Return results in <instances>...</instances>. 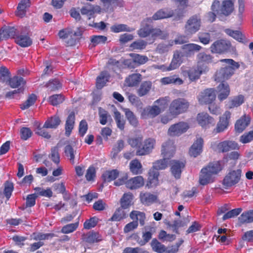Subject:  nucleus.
<instances>
[{
    "label": "nucleus",
    "mask_w": 253,
    "mask_h": 253,
    "mask_svg": "<svg viewBox=\"0 0 253 253\" xmlns=\"http://www.w3.org/2000/svg\"><path fill=\"white\" fill-rule=\"evenodd\" d=\"M219 62L226 64L217 70L214 75L215 81L221 82L217 86V93L218 99L222 101L226 99L230 93L229 85L225 81L228 80L234 74L235 71L240 67V64L232 59H222Z\"/></svg>",
    "instance_id": "1"
},
{
    "label": "nucleus",
    "mask_w": 253,
    "mask_h": 253,
    "mask_svg": "<svg viewBox=\"0 0 253 253\" xmlns=\"http://www.w3.org/2000/svg\"><path fill=\"white\" fill-rule=\"evenodd\" d=\"M222 169L223 167L220 161L210 163L201 170L199 177L200 184L205 185L213 182L214 179V176L218 174Z\"/></svg>",
    "instance_id": "2"
},
{
    "label": "nucleus",
    "mask_w": 253,
    "mask_h": 253,
    "mask_svg": "<svg viewBox=\"0 0 253 253\" xmlns=\"http://www.w3.org/2000/svg\"><path fill=\"white\" fill-rule=\"evenodd\" d=\"M169 159L164 158L153 163V167L148 172V180L146 186L148 188L156 187L159 183V170L165 169L168 164Z\"/></svg>",
    "instance_id": "3"
},
{
    "label": "nucleus",
    "mask_w": 253,
    "mask_h": 253,
    "mask_svg": "<svg viewBox=\"0 0 253 253\" xmlns=\"http://www.w3.org/2000/svg\"><path fill=\"white\" fill-rule=\"evenodd\" d=\"M189 106V102L184 98L173 99L169 106V115L172 118H176L178 115L187 112Z\"/></svg>",
    "instance_id": "4"
},
{
    "label": "nucleus",
    "mask_w": 253,
    "mask_h": 253,
    "mask_svg": "<svg viewBox=\"0 0 253 253\" xmlns=\"http://www.w3.org/2000/svg\"><path fill=\"white\" fill-rule=\"evenodd\" d=\"M211 9L217 14L228 16L234 11V3L232 0H224L221 3L218 0H214Z\"/></svg>",
    "instance_id": "5"
},
{
    "label": "nucleus",
    "mask_w": 253,
    "mask_h": 253,
    "mask_svg": "<svg viewBox=\"0 0 253 253\" xmlns=\"http://www.w3.org/2000/svg\"><path fill=\"white\" fill-rule=\"evenodd\" d=\"M129 217L133 221L125 226L124 232L125 233H127L136 229L138 226V221L141 226L145 224L146 216L143 212L132 211L129 214Z\"/></svg>",
    "instance_id": "6"
},
{
    "label": "nucleus",
    "mask_w": 253,
    "mask_h": 253,
    "mask_svg": "<svg viewBox=\"0 0 253 253\" xmlns=\"http://www.w3.org/2000/svg\"><path fill=\"white\" fill-rule=\"evenodd\" d=\"M202 25V20L199 15L195 14L189 17L185 23L184 32L187 36H191L199 31Z\"/></svg>",
    "instance_id": "7"
},
{
    "label": "nucleus",
    "mask_w": 253,
    "mask_h": 253,
    "mask_svg": "<svg viewBox=\"0 0 253 253\" xmlns=\"http://www.w3.org/2000/svg\"><path fill=\"white\" fill-rule=\"evenodd\" d=\"M232 45L230 41L220 39L215 41L210 46V50L212 53L222 54L228 52L231 49Z\"/></svg>",
    "instance_id": "8"
},
{
    "label": "nucleus",
    "mask_w": 253,
    "mask_h": 253,
    "mask_svg": "<svg viewBox=\"0 0 253 253\" xmlns=\"http://www.w3.org/2000/svg\"><path fill=\"white\" fill-rule=\"evenodd\" d=\"M241 174L242 170L240 169L230 170L222 181L224 188L230 187L237 184L240 180Z\"/></svg>",
    "instance_id": "9"
},
{
    "label": "nucleus",
    "mask_w": 253,
    "mask_h": 253,
    "mask_svg": "<svg viewBox=\"0 0 253 253\" xmlns=\"http://www.w3.org/2000/svg\"><path fill=\"white\" fill-rule=\"evenodd\" d=\"M189 127L188 123L183 121L179 122L170 126L168 134L170 136H179L185 133Z\"/></svg>",
    "instance_id": "10"
},
{
    "label": "nucleus",
    "mask_w": 253,
    "mask_h": 253,
    "mask_svg": "<svg viewBox=\"0 0 253 253\" xmlns=\"http://www.w3.org/2000/svg\"><path fill=\"white\" fill-rule=\"evenodd\" d=\"M216 98L215 89L209 88L201 91L198 96V100L201 105L209 104L213 102Z\"/></svg>",
    "instance_id": "11"
},
{
    "label": "nucleus",
    "mask_w": 253,
    "mask_h": 253,
    "mask_svg": "<svg viewBox=\"0 0 253 253\" xmlns=\"http://www.w3.org/2000/svg\"><path fill=\"white\" fill-rule=\"evenodd\" d=\"M231 113L226 111L224 114L219 117L216 127L213 129L212 133L214 134L224 131L228 128L231 118Z\"/></svg>",
    "instance_id": "12"
},
{
    "label": "nucleus",
    "mask_w": 253,
    "mask_h": 253,
    "mask_svg": "<svg viewBox=\"0 0 253 253\" xmlns=\"http://www.w3.org/2000/svg\"><path fill=\"white\" fill-rule=\"evenodd\" d=\"M156 140L152 138L146 139L142 146L139 147L136 151L137 156H144L149 154L154 148Z\"/></svg>",
    "instance_id": "13"
},
{
    "label": "nucleus",
    "mask_w": 253,
    "mask_h": 253,
    "mask_svg": "<svg viewBox=\"0 0 253 253\" xmlns=\"http://www.w3.org/2000/svg\"><path fill=\"white\" fill-rule=\"evenodd\" d=\"M181 51L176 50L174 52L172 59L169 66L162 65L159 69L163 71H171L174 70L180 65L182 63V58Z\"/></svg>",
    "instance_id": "14"
},
{
    "label": "nucleus",
    "mask_w": 253,
    "mask_h": 253,
    "mask_svg": "<svg viewBox=\"0 0 253 253\" xmlns=\"http://www.w3.org/2000/svg\"><path fill=\"white\" fill-rule=\"evenodd\" d=\"M197 120L198 124L205 128H209L215 125L214 118L207 113H199L197 117Z\"/></svg>",
    "instance_id": "15"
},
{
    "label": "nucleus",
    "mask_w": 253,
    "mask_h": 253,
    "mask_svg": "<svg viewBox=\"0 0 253 253\" xmlns=\"http://www.w3.org/2000/svg\"><path fill=\"white\" fill-rule=\"evenodd\" d=\"M152 19L151 18L145 19L141 23L140 28L137 31V34L140 38H146L151 36L152 33Z\"/></svg>",
    "instance_id": "16"
},
{
    "label": "nucleus",
    "mask_w": 253,
    "mask_h": 253,
    "mask_svg": "<svg viewBox=\"0 0 253 253\" xmlns=\"http://www.w3.org/2000/svg\"><path fill=\"white\" fill-rule=\"evenodd\" d=\"M202 48L201 45L196 43L185 44L181 46V53L183 57H190L194 55L195 52L199 51Z\"/></svg>",
    "instance_id": "17"
},
{
    "label": "nucleus",
    "mask_w": 253,
    "mask_h": 253,
    "mask_svg": "<svg viewBox=\"0 0 253 253\" xmlns=\"http://www.w3.org/2000/svg\"><path fill=\"white\" fill-rule=\"evenodd\" d=\"M217 148L219 152L225 153L231 150H239L240 146L235 141L225 140L219 142L217 145Z\"/></svg>",
    "instance_id": "18"
},
{
    "label": "nucleus",
    "mask_w": 253,
    "mask_h": 253,
    "mask_svg": "<svg viewBox=\"0 0 253 253\" xmlns=\"http://www.w3.org/2000/svg\"><path fill=\"white\" fill-rule=\"evenodd\" d=\"M175 151V147L173 141L169 139L163 144L161 154L164 158H167L170 159L172 157H173Z\"/></svg>",
    "instance_id": "19"
},
{
    "label": "nucleus",
    "mask_w": 253,
    "mask_h": 253,
    "mask_svg": "<svg viewBox=\"0 0 253 253\" xmlns=\"http://www.w3.org/2000/svg\"><path fill=\"white\" fill-rule=\"evenodd\" d=\"M213 57L211 54H208L204 52H200L197 54V65L201 67H206V71L208 70V65L213 62Z\"/></svg>",
    "instance_id": "20"
},
{
    "label": "nucleus",
    "mask_w": 253,
    "mask_h": 253,
    "mask_svg": "<svg viewBox=\"0 0 253 253\" xmlns=\"http://www.w3.org/2000/svg\"><path fill=\"white\" fill-rule=\"evenodd\" d=\"M144 184V180L142 176H136L127 179L126 187L130 190H135L142 187Z\"/></svg>",
    "instance_id": "21"
},
{
    "label": "nucleus",
    "mask_w": 253,
    "mask_h": 253,
    "mask_svg": "<svg viewBox=\"0 0 253 253\" xmlns=\"http://www.w3.org/2000/svg\"><path fill=\"white\" fill-rule=\"evenodd\" d=\"M204 140L201 137L198 138L189 149V155L196 157L202 152Z\"/></svg>",
    "instance_id": "22"
},
{
    "label": "nucleus",
    "mask_w": 253,
    "mask_h": 253,
    "mask_svg": "<svg viewBox=\"0 0 253 253\" xmlns=\"http://www.w3.org/2000/svg\"><path fill=\"white\" fill-rule=\"evenodd\" d=\"M251 119L249 117L243 116L238 119L235 124V129L238 133L242 132L250 125Z\"/></svg>",
    "instance_id": "23"
},
{
    "label": "nucleus",
    "mask_w": 253,
    "mask_h": 253,
    "mask_svg": "<svg viewBox=\"0 0 253 253\" xmlns=\"http://www.w3.org/2000/svg\"><path fill=\"white\" fill-rule=\"evenodd\" d=\"M31 2L30 0H22L18 3L15 12L16 16L23 18L26 14L27 10L30 7Z\"/></svg>",
    "instance_id": "24"
},
{
    "label": "nucleus",
    "mask_w": 253,
    "mask_h": 253,
    "mask_svg": "<svg viewBox=\"0 0 253 253\" xmlns=\"http://www.w3.org/2000/svg\"><path fill=\"white\" fill-rule=\"evenodd\" d=\"M75 123V114L74 111H72L68 115L67 118L65 129V135L66 136H69L72 132L73 129L74 128Z\"/></svg>",
    "instance_id": "25"
},
{
    "label": "nucleus",
    "mask_w": 253,
    "mask_h": 253,
    "mask_svg": "<svg viewBox=\"0 0 253 253\" xmlns=\"http://www.w3.org/2000/svg\"><path fill=\"white\" fill-rule=\"evenodd\" d=\"M206 72V67H202L197 65V68H192L187 71V74L190 80L194 81L198 79L201 75Z\"/></svg>",
    "instance_id": "26"
},
{
    "label": "nucleus",
    "mask_w": 253,
    "mask_h": 253,
    "mask_svg": "<svg viewBox=\"0 0 253 253\" xmlns=\"http://www.w3.org/2000/svg\"><path fill=\"white\" fill-rule=\"evenodd\" d=\"M0 40L14 38L16 36V29L14 27L6 26L0 29Z\"/></svg>",
    "instance_id": "27"
},
{
    "label": "nucleus",
    "mask_w": 253,
    "mask_h": 253,
    "mask_svg": "<svg viewBox=\"0 0 253 253\" xmlns=\"http://www.w3.org/2000/svg\"><path fill=\"white\" fill-rule=\"evenodd\" d=\"M15 42L22 47L30 46L33 43L32 40L27 35H18L15 38Z\"/></svg>",
    "instance_id": "28"
},
{
    "label": "nucleus",
    "mask_w": 253,
    "mask_h": 253,
    "mask_svg": "<svg viewBox=\"0 0 253 253\" xmlns=\"http://www.w3.org/2000/svg\"><path fill=\"white\" fill-rule=\"evenodd\" d=\"M140 199L143 204L149 206L156 202L157 196L149 192H141Z\"/></svg>",
    "instance_id": "29"
},
{
    "label": "nucleus",
    "mask_w": 253,
    "mask_h": 253,
    "mask_svg": "<svg viewBox=\"0 0 253 253\" xmlns=\"http://www.w3.org/2000/svg\"><path fill=\"white\" fill-rule=\"evenodd\" d=\"M173 15V11L172 10H169L168 9H161L156 12L151 18L152 21L153 20H157L169 18L172 17Z\"/></svg>",
    "instance_id": "30"
},
{
    "label": "nucleus",
    "mask_w": 253,
    "mask_h": 253,
    "mask_svg": "<svg viewBox=\"0 0 253 253\" xmlns=\"http://www.w3.org/2000/svg\"><path fill=\"white\" fill-rule=\"evenodd\" d=\"M110 75L106 71H102L96 78V86L98 89H101L108 82Z\"/></svg>",
    "instance_id": "31"
},
{
    "label": "nucleus",
    "mask_w": 253,
    "mask_h": 253,
    "mask_svg": "<svg viewBox=\"0 0 253 253\" xmlns=\"http://www.w3.org/2000/svg\"><path fill=\"white\" fill-rule=\"evenodd\" d=\"M129 169L133 174H141L143 172L142 164L138 159H134L129 163Z\"/></svg>",
    "instance_id": "32"
},
{
    "label": "nucleus",
    "mask_w": 253,
    "mask_h": 253,
    "mask_svg": "<svg viewBox=\"0 0 253 253\" xmlns=\"http://www.w3.org/2000/svg\"><path fill=\"white\" fill-rule=\"evenodd\" d=\"M61 123L60 119L58 115H54L48 118L44 123L43 127L46 128H56Z\"/></svg>",
    "instance_id": "33"
},
{
    "label": "nucleus",
    "mask_w": 253,
    "mask_h": 253,
    "mask_svg": "<svg viewBox=\"0 0 253 253\" xmlns=\"http://www.w3.org/2000/svg\"><path fill=\"white\" fill-rule=\"evenodd\" d=\"M185 167L183 163L179 161H174L171 167L172 175L176 179L180 178L181 173V169Z\"/></svg>",
    "instance_id": "34"
},
{
    "label": "nucleus",
    "mask_w": 253,
    "mask_h": 253,
    "mask_svg": "<svg viewBox=\"0 0 253 253\" xmlns=\"http://www.w3.org/2000/svg\"><path fill=\"white\" fill-rule=\"evenodd\" d=\"M141 80V75L135 73L129 75L126 79L125 82L128 86H135L138 84Z\"/></svg>",
    "instance_id": "35"
},
{
    "label": "nucleus",
    "mask_w": 253,
    "mask_h": 253,
    "mask_svg": "<svg viewBox=\"0 0 253 253\" xmlns=\"http://www.w3.org/2000/svg\"><path fill=\"white\" fill-rule=\"evenodd\" d=\"M126 209L122 207L119 208L116 210L112 216L109 219L111 221H119L126 217V212L125 211Z\"/></svg>",
    "instance_id": "36"
},
{
    "label": "nucleus",
    "mask_w": 253,
    "mask_h": 253,
    "mask_svg": "<svg viewBox=\"0 0 253 253\" xmlns=\"http://www.w3.org/2000/svg\"><path fill=\"white\" fill-rule=\"evenodd\" d=\"M152 87V83L150 81L142 82L137 90V94L142 97L146 95L150 91Z\"/></svg>",
    "instance_id": "37"
},
{
    "label": "nucleus",
    "mask_w": 253,
    "mask_h": 253,
    "mask_svg": "<svg viewBox=\"0 0 253 253\" xmlns=\"http://www.w3.org/2000/svg\"><path fill=\"white\" fill-rule=\"evenodd\" d=\"M111 31L118 33L122 32H131L134 29L129 28L127 25L124 24H116L112 25L111 28Z\"/></svg>",
    "instance_id": "38"
},
{
    "label": "nucleus",
    "mask_w": 253,
    "mask_h": 253,
    "mask_svg": "<svg viewBox=\"0 0 253 253\" xmlns=\"http://www.w3.org/2000/svg\"><path fill=\"white\" fill-rule=\"evenodd\" d=\"M64 153L66 157L70 160L71 163L72 165H74L76 150H75L70 144H68L64 148Z\"/></svg>",
    "instance_id": "39"
},
{
    "label": "nucleus",
    "mask_w": 253,
    "mask_h": 253,
    "mask_svg": "<svg viewBox=\"0 0 253 253\" xmlns=\"http://www.w3.org/2000/svg\"><path fill=\"white\" fill-rule=\"evenodd\" d=\"M129 56L134 59L136 67L144 64L148 61V58L146 55H142L137 53H131Z\"/></svg>",
    "instance_id": "40"
},
{
    "label": "nucleus",
    "mask_w": 253,
    "mask_h": 253,
    "mask_svg": "<svg viewBox=\"0 0 253 253\" xmlns=\"http://www.w3.org/2000/svg\"><path fill=\"white\" fill-rule=\"evenodd\" d=\"M9 84L12 88H17L23 86L26 84V81L22 77L14 76L10 79L8 81Z\"/></svg>",
    "instance_id": "41"
},
{
    "label": "nucleus",
    "mask_w": 253,
    "mask_h": 253,
    "mask_svg": "<svg viewBox=\"0 0 253 253\" xmlns=\"http://www.w3.org/2000/svg\"><path fill=\"white\" fill-rule=\"evenodd\" d=\"M151 246L153 251L157 253H164L166 251V246L159 242L156 239H153L152 240Z\"/></svg>",
    "instance_id": "42"
},
{
    "label": "nucleus",
    "mask_w": 253,
    "mask_h": 253,
    "mask_svg": "<svg viewBox=\"0 0 253 253\" xmlns=\"http://www.w3.org/2000/svg\"><path fill=\"white\" fill-rule=\"evenodd\" d=\"M119 174V172L117 169H112L105 171L102 177L105 181L110 182L115 180Z\"/></svg>",
    "instance_id": "43"
},
{
    "label": "nucleus",
    "mask_w": 253,
    "mask_h": 253,
    "mask_svg": "<svg viewBox=\"0 0 253 253\" xmlns=\"http://www.w3.org/2000/svg\"><path fill=\"white\" fill-rule=\"evenodd\" d=\"M143 141V136L141 134L136 135L129 138L127 139V142L132 148H137L138 149L140 147Z\"/></svg>",
    "instance_id": "44"
},
{
    "label": "nucleus",
    "mask_w": 253,
    "mask_h": 253,
    "mask_svg": "<svg viewBox=\"0 0 253 253\" xmlns=\"http://www.w3.org/2000/svg\"><path fill=\"white\" fill-rule=\"evenodd\" d=\"M59 144L58 143L56 146L52 147L51 153L49 155V158L56 164L58 165L60 163V156L59 154Z\"/></svg>",
    "instance_id": "45"
},
{
    "label": "nucleus",
    "mask_w": 253,
    "mask_h": 253,
    "mask_svg": "<svg viewBox=\"0 0 253 253\" xmlns=\"http://www.w3.org/2000/svg\"><path fill=\"white\" fill-rule=\"evenodd\" d=\"M37 99V96L36 94L32 93L30 94L27 99L22 104H20V108L24 110L29 108L30 106L34 104Z\"/></svg>",
    "instance_id": "46"
},
{
    "label": "nucleus",
    "mask_w": 253,
    "mask_h": 253,
    "mask_svg": "<svg viewBox=\"0 0 253 253\" xmlns=\"http://www.w3.org/2000/svg\"><path fill=\"white\" fill-rule=\"evenodd\" d=\"M132 198L133 195L130 192L124 194L120 200L122 207L125 209H127L131 205Z\"/></svg>",
    "instance_id": "47"
},
{
    "label": "nucleus",
    "mask_w": 253,
    "mask_h": 253,
    "mask_svg": "<svg viewBox=\"0 0 253 253\" xmlns=\"http://www.w3.org/2000/svg\"><path fill=\"white\" fill-rule=\"evenodd\" d=\"M45 86L48 90L53 91L61 88L62 84L58 79H54L49 80L46 83Z\"/></svg>",
    "instance_id": "48"
},
{
    "label": "nucleus",
    "mask_w": 253,
    "mask_h": 253,
    "mask_svg": "<svg viewBox=\"0 0 253 253\" xmlns=\"http://www.w3.org/2000/svg\"><path fill=\"white\" fill-rule=\"evenodd\" d=\"M11 73L7 68L1 66L0 68V82L2 83H6L10 79Z\"/></svg>",
    "instance_id": "49"
},
{
    "label": "nucleus",
    "mask_w": 253,
    "mask_h": 253,
    "mask_svg": "<svg viewBox=\"0 0 253 253\" xmlns=\"http://www.w3.org/2000/svg\"><path fill=\"white\" fill-rule=\"evenodd\" d=\"M64 96L61 94H54L49 97L48 101L52 106H57L64 100Z\"/></svg>",
    "instance_id": "50"
},
{
    "label": "nucleus",
    "mask_w": 253,
    "mask_h": 253,
    "mask_svg": "<svg viewBox=\"0 0 253 253\" xmlns=\"http://www.w3.org/2000/svg\"><path fill=\"white\" fill-rule=\"evenodd\" d=\"M84 240L88 243H94L101 241V239L98 233L92 232L85 235Z\"/></svg>",
    "instance_id": "51"
},
{
    "label": "nucleus",
    "mask_w": 253,
    "mask_h": 253,
    "mask_svg": "<svg viewBox=\"0 0 253 253\" xmlns=\"http://www.w3.org/2000/svg\"><path fill=\"white\" fill-rule=\"evenodd\" d=\"M161 82L164 84H181L183 83V81L179 78L176 77L175 75L163 78L161 79Z\"/></svg>",
    "instance_id": "52"
},
{
    "label": "nucleus",
    "mask_w": 253,
    "mask_h": 253,
    "mask_svg": "<svg viewBox=\"0 0 253 253\" xmlns=\"http://www.w3.org/2000/svg\"><path fill=\"white\" fill-rule=\"evenodd\" d=\"M58 35L62 39H66L69 37L77 36V33L74 32L71 28L63 29L59 31Z\"/></svg>",
    "instance_id": "53"
},
{
    "label": "nucleus",
    "mask_w": 253,
    "mask_h": 253,
    "mask_svg": "<svg viewBox=\"0 0 253 253\" xmlns=\"http://www.w3.org/2000/svg\"><path fill=\"white\" fill-rule=\"evenodd\" d=\"M242 223H251L253 222V210L244 212L239 217Z\"/></svg>",
    "instance_id": "54"
},
{
    "label": "nucleus",
    "mask_w": 253,
    "mask_h": 253,
    "mask_svg": "<svg viewBox=\"0 0 253 253\" xmlns=\"http://www.w3.org/2000/svg\"><path fill=\"white\" fill-rule=\"evenodd\" d=\"M4 186L3 193L7 200H8L14 190V185L12 182L6 181L4 184Z\"/></svg>",
    "instance_id": "55"
},
{
    "label": "nucleus",
    "mask_w": 253,
    "mask_h": 253,
    "mask_svg": "<svg viewBox=\"0 0 253 253\" xmlns=\"http://www.w3.org/2000/svg\"><path fill=\"white\" fill-rule=\"evenodd\" d=\"M244 101V97L242 95H239L231 100L228 106V108L232 109L240 106Z\"/></svg>",
    "instance_id": "56"
},
{
    "label": "nucleus",
    "mask_w": 253,
    "mask_h": 253,
    "mask_svg": "<svg viewBox=\"0 0 253 253\" xmlns=\"http://www.w3.org/2000/svg\"><path fill=\"white\" fill-rule=\"evenodd\" d=\"M79 222L70 223L62 227L61 232L64 234H69L75 231L79 226Z\"/></svg>",
    "instance_id": "57"
},
{
    "label": "nucleus",
    "mask_w": 253,
    "mask_h": 253,
    "mask_svg": "<svg viewBox=\"0 0 253 253\" xmlns=\"http://www.w3.org/2000/svg\"><path fill=\"white\" fill-rule=\"evenodd\" d=\"M147 42L143 40H138L131 43L129 47L132 50H142L146 48Z\"/></svg>",
    "instance_id": "58"
},
{
    "label": "nucleus",
    "mask_w": 253,
    "mask_h": 253,
    "mask_svg": "<svg viewBox=\"0 0 253 253\" xmlns=\"http://www.w3.org/2000/svg\"><path fill=\"white\" fill-rule=\"evenodd\" d=\"M125 114L129 124L132 126L136 127L138 125V121L133 113L129 109H127L126 111Z\"/></svg>",
    "instance_id": "59"
},
{
    "label": "nucleus",
    "mask_w": 253,
    "mask_h": 253,
    "mask_svg": "<svg viewBox=\"0 0 253 253\" xmlns=\"http://www.w3.org/2000/svg\"><path fill=\"white\" fill-rule=\"evenodd\" d=\"M198 37L200 42L204 45L208 44L211 41V34L208 32H200Z\"/></svg>",
    "instance_id": "60"
},
{
    "label": "nucleus",
    "mask_w": 253,
    "mask_h": 253,
    "mask_svg": "<svg viewBox=\"0 0 253 253\" xmlns=\"http://www.w3.org/2000/svg\"><path fill=\"white\" fill-rule=\"evenodd\" d=\"M107 38L105 36L94 35L91 37V42L94 46L99 44H104L107 41Z\"/></svg>",
    "instance_id": "61"
},
{
    "label": "nucleus",
    "mask_w": 253,
    "mask_h": 253,
    "mask_svg": "<svg viewBox=\"0 0 253 253\" xmlns=\"http://www.w3.org/2000/svg\"><path fill=\"white\" fill-rule=\"evenodd\" d=\"M114 119L117 126L121 130H124L125 128V121L120 112L118 111L114 112Z\"/></svg>",
    "instance_id": "62"
},
{
    "label": "nucleus",
    "mask_w": 253,
    "mask_h": 253,
    "mask_svg": "<svg viewBox=\"0 0 253 253\" xmlns=\"http://www.w3.org/2000/svg\"><path fill=\"white\" fill-rule=\"evenodd\" d=\"M253 141V132L251 130L245 132L239 138V141L243 144L249 143Z\"/></svg>",
    "instance_id": "63"
},
{
    "label": "nucleus",
    "mask_w": 253,
    "mask_h": 253,
    "mask_svg": "<svg viewBox=\"0 0 253 253\" xmlns=\"http://www.w3.org/2000/svg\"><path fill=\"white\" fill-rule=\"evenodd\" d=\"M34 190H35L36 194L39 196L48 198H51L52 196V192L49 188L44 190L41 187H36Z\"/></svg>",
    "instance_id": "64"
}]
</instances>
